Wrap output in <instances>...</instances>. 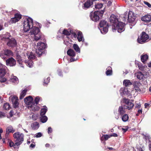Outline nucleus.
Returning a JSON list of instances; mask_svg holds the SVG:
<instances>
[{
	"instance_id": "nucleus-16",
	"label": "nucleus",
	"mask_w": 151,
	"mask_h": 151,
	"mask_svg": "<svg viewBox=\"0 0 151 151\" xmlns=\"http://www.w3.org/2000/svg\"><path fill=\"white\" fill-rule=\"evenodd\" d=\"M141 20L145 22H147L151 21V15L150 14H146L143 16Z\"/></svg>"
},
{
	"instance_id": "nucleus-60",
	"label": "nucleus",
	"mask_w": 151,
	"mask_h": 151,
	"mask_svg": "<svg viewBox=\"0 0 151 151\" xmlns=\"http://www.w3.org/2000/svg\"><path fill=\"white\" fill-rule=\"evenodd\" d=\"M127 13H124V19H127Z\"/></svg>"
},
{
	"instance_id": "nucleus-1",
	"label": "nucleus",
	"mask_w": 151,
	"mask_h": 151,
	"mask_svg": "<svg viewBox=\"0 0 151 151\" xmlns=\"http://www.w3.org/2000/svg\"><path fill=\"white\" fill-rule=\"evenodd\" d=\"M109 20L113 23L112 29L113 32L117 30L118 32L121 33L124 30L125 24L122 22H119L116 16L111 15L110 17Z\"/></svg>"
},
{
	"instance_id": "nucleus-29",
	"label": "nucleus",
	"mask_w": 151,
	"mask_h": 151,
	"mask_svg": "<svg viewBox=\"0 0 151 151\" xmlns=\"http://www.w3.org/2000/svg\"><path fill=\"white\" fill-rule=\"evenodd\" d=\"M32 127L34 129H37L39 127V124L38 122H35L33 123Z\"/></svg>"
},
{
	"instance_id": "nucleus-11",
	"label": "nucleus",
	"mask_w": 151,
	"mask_h": 151,
	"mask_svg": "<svg viewBox=\"0 0 151 151\" xmlns=\"http://www.w3.org/2000/svg\"><path fill=\"white\" fill-rule=\"evenodd\" d=\"M136 18V16L134 13L131 11H129L128 14V21L130 22L134 21Z\"/></svg>"
},
{
	"instance_id": "nucleus-52",
	"label": "nucleus",
	"mask_w": 151,
	"mask_h": 151,
	"mask_svg": "<svg viewBox=\"0 0 151 151\" xmlns=\"http://www.w3.org/2000/svg\"><path fill=\"white\" fill-rule=\"evenodd\" d=\"M17 61L19 62V64L21 63L22 60L21 57L19 55H17Z\"/></svg>"
},
{
	"instance_id": "nucleus-32",
	"label": "nucleus",
	"mask_w": 151,
	"mask_h": 151,
	"mask_svg": "<svg viewBox=\"0 0 151 151\" xmlns=\"http://www.w3.org/2000/svg\"><path fill=\"white\" fill-rule=\"evenodd\" d=\"M110 137V135L107 134L104 135L101 137V141H106Z\"/></svg>"
},
{
	"instance_id": "nucleus-25",
	"label": "nucleus",
	"mask_w": 151,
	"mask_h": 151,
	"mask_svg": "<svg viewBox=\"0 0 151 151\" xmlns=\"http://www.w3.org/2000/svg\"><path fill=\"white\" fill-rule=\"evenodd\" d=\"M25 63L26 65L29 68L32 67L33 66V63L32 61L31 60H26L25 61Z\"/></svg>"
},
{
	"instance_id": "nucleus-53",
	"label": "nucleus",
	"mask_w": 151,
	"mask_h": 151,
	"mask_svg": "<svg viewBox=\"0 0 151 151\" xmlns=\"http://www.w3.org/2000/svg\"><path fill=\"white\" fill-rule=\"evenodd\" d=\"M0 57L4 59H5L6 58V56L4 55V53H1L0 54Z\"/></svg>"
},
{
	"instance_id": "nucleus-36",
	"label": "nucleus",
	"mask_w": 151,
	"mask_h": 151,
	"mask_svg": "<svg viewBox=\"0 0 151 151\" xmlns=\"http://www.w3.org/2000/svg\"><path fill=\"white\" fill-rule=\"evenodd\" d=\"M148 56L147 55H145L141 56V60L143 63H145L148 59Z\"/></svg>"
},
{
	"instance_id": "nucleus-31",
	"label": "nucleus",
	"mask_w": 151,
	"mask_h": 151,
	"mask_svg": "<svg viewBox=\"0 0 151 151\" xmlns=\"http://www.w3.org/2000/svg\"><path fill=\"white\" fill-rule=\"evenodd\" d=\"M136 75L137 78L139 80L143 79L144 77V75L141 72H138L136 74Z\"/></svg>"
},
{
	"instance_id": "nucleus-33",
	"label": "nucleus",
	"mask_w": 151,
	"mask_h": 151,
	"mask_svg": "<svg viewBox=\"0 0 151 151\" xmlns=\"http://www.w3.org/2000/svg\"><path fill=\"white\" fill-rule=\"evenodd\" d=\"M40 120L43 123H45L47 120V118L45 116H42L40 118Z\"/></svg>"
},
{
	"instance_id": "nucleus-44",
	"label": "nucleus",
	"mask_w": 151,
	"mask_h": 151,
	"mask_svg": "<svg viewBox=\"0 0 151 151\" xmlns=\"http://www.w3.org/2000/svg\"><path fill=\"white\" fill-rule=\"evenodd\" d=\"M40 100V98L39 96H37L35 98L34 101L35 102L34 103L36 104H38Z\"/></svg>"
},
{
	"instance_id": "nucleus-45",
	"label": "nucleus",
	"mask_w": 151,
	"mask_h": 151,
	"mask_svg": "<svg viewBox=\"0 0 151 151\" xmlns=\"http://www.w3.org/2000/svg\"><path fill=\"white\" fill-rule=\"evenodd\" d=\"M70 32L68 31L67 30L65 29L63 31V34L64 35H68L70 34Z\"/></svg>"
},
{
	"instance_id": "nucleus-39",
	"label": "nucleus",
	"mask_w": 151,
	"mask_h": 151,
	"mask_svg": "<svg viewBox=\"0 0 151 151\" xmlns=\"http://www.w3.org/2000/svg\"><path fill=\"white\" fill-rule=\"evenodd\" d=\"M4 55L6 56L11 55L12 54V52L10 50H4Z\"/></svg>"
},
{
	"instance_id": "nucleus-42",
	"label": "nucleus",
	"mask_w": 151,
	"mask_h": 151,
	"mask_svg": "<svg viewBox=\"0 0 151 151\" xmlns=\"http://www.w3.org/2000/svg\"><path fill=\"white\" fill-rule=\"evenodd\" d=\"M10 106L8 103H6L4 104L3 106V108L4 109H9L10 108Z\"/></svg>"
},
{
	"instance_id": "nucleus-5",
	"label": "nucleus",
	"mask_w": 151,
	"mask_h": 151,
	"mask_svg": "<svg viewBox=\"0 0 151 151\" xmlns=\"http://www.w3.org/2000/svg\"><path fill=\"white\" fill-rule=\"evenodd\" d=\"M45 47V44L44 42H40L37 43L35 48L36 52L39 56L42 55Z\"/></svg>"
},
{
	"instance_id": "nucleus-34",
	"label": "nucleus",
	"mask_w": 151,
	"mask_h": 151,
	"mask_svg": "<svg viewBox=\"0 0 151 151\" xmlns=\"http://www.w3.org/2000/svg\"><path fill=\"white\" fill-rule=\"evenodd\" d=\"M106 74L107 76L111 75L112 74V71L111 68L110 67H108L106 69Z\"/></svg>"
},
{
	"instance_id": "nucleus-49",
	"label": "nucleus",
	"mask_w": 151,
	"mask_h": 151,
	"mask_svg": "<svg viewBox=\"0 0 151 151\" xmlns=\"http://www.w3.org/2000/svg\"><path fill=\"white\" fill-rule=\"evenodd\" d=\"M50 80V78L49 77L47 78L46 80H44V84H47L49 82Z\"/></svg>"
},
{
	"instance_id": "nucleus-40",
	"label": "nucleus",
	"mask_w": 151,
	"mask_h": 151,
	"mask_svg": "<svg viewBox=\"0 0 151 151\" xmlns=\"http://www.w3.org/2000/svg\"><path fill=\"white\" fill-rule=\"evenodd\" d=\"M73 47L74 49L76 52L78 53H80V49L78 45H77V44H74L73 45Z\"/></svg>"
},
{
	"instance_id": "nucleus-62",
	"label": "nucleus",
	"mask_w": 151,
	"mask_h": 151,
	"mask_svg": "<svg viewBox=\"0 0 151 151\" xmlns=\"http://www.w3.org/2000/svg\"><path fill=\"white\" fill-rule=\"evenodd\" d=\"M149 150L151 151V143H150L149 145Z\"/></svg>"
},
{
	"instance_id": "nucleus-19",
	"label": "nucleus",
	"mask_w": 151,
	"mask_h": 151,
	"mask_svg": "<svg viewBox=\"0 0 151 151\" xmlns=\"http://www.w3.org/2000/svg\"><path fill=\"white\" fill-rule=\"evenodd\" d=\"M10 37L9 33H7L5 35H0V39L2 40H9Z\"/></svg>"
},
{
	"instance_id": "nucleus-3",
	"label": "nucleus",
	"mask_w": 151,
	"mask_h": 151,
	"mask_svg": "<svg viewBox=\"0 0 151 151\" xmlns=\"http://www.w3.org/2000/svg\"><path fill=\"white\" fill-rule=\"evenodd\" d=\"M13 137L15 139V143L14 146V148H17L20 145L24 140V134L19 132H17L13 134Z\"/></svg>"
},
{
	"instance_id": "nucleus-4",
	"label": "nucleus",
	"mask_w": 151,
	"mask_h": 151,
	"mask_svg": "<svg viewBox=\"0 0 151 151\" xmlns=\"http://www.w3.org/2000/svg\"><path fill=\"white\" fill-rule=\"evenodd\" d=\"M34 25L33 19L30 17L25 19L23 23V30L25 32H27L31 29Z\"/></svg>"
},
{
	"instance_id": "nucleus-51",
	"label": "nucleus",
	"mask_w": 151,
	"mask_h": 151,
	"mask_svg": "<svg viewBox=\"0 0 151 151\" xmlns=\"http://www.w3.org/2000/svg\"><path fill=\"white\" fill-rule=\"evenodd\" d=\"M6 80V79L3 77H0V81L1 82H4Z\"/></svg>"
},
{
	"instance_id": "nucleus-12",
	"label": "nucleus",
	"mask_w": 151,
	"mask_h": 151,
	"mask_svg": "<svg viewBox=\"0 0 151 151\" xmlns=\"http://www.w3.org/2000/svg\"><path fill=\"white\" fill-rule=\"evenodd\" d=\"M16 64V61L12 58H10L6 60V64L7 66H14Z\"/></svg>"
},
{
	"instance_id": "nucleus-38",
	"label": "nucleus",
	"mask_w": 151,
	"mask_h": 151,
	"mask_svg": "<svg viewBox=\"0 0 151 151\" xmlns=\"http://www.w3.org/2000/svg\"><path fill=\"white\" fill-rule=\"evenodd\" d=\"M129 119V116L127 114H125L122 117V120L124 122H126L128 121Z\"/></svg>"
},
{
	"instance_id": "nucleus-61",
	"label": "nucleus",
	"mask_w": 151,
	"mask_h": 151,
	"mask_svg": "<svg viewBox=\"0 0 151 151\" xmlns=\"http://www.w3.org/2000/svg\"><path fill=\"white\" fill-rule=\"evenodd\" d=\"M142 110L141 109L139 110L138 111V114H140L142 113Z\"/></svg>"
},
{
	"instance_id": "nucleus-26",
	"label": "nucleus",
	"mask_w": 151,
	"mask_h": 151,
	"mask_svg": "<svg viewBox=\"0 0 151 151\" xmlns=\"http://www.w3.org/2000/svg\"><path fill=\"white\" fill-rule=\"evenodd\" d=\"M68 55L71 57H74L75 55V52L72 49L69 50L67 52Z\"/></svg>"
},
{
	"instance_id": "nucleus-7",
	"label": "nucleus",
	"mask_w": 151,
	"mask_h": 151,
	"mask_svg": "<svg viewBox=\"0 0 151 151\" xmlns=\"http://www.w3.org/2000/svg\"><path fill=\"white\" fill-rule=\"evenodd\" d=\"M149 36L145 32H142L137 39V42L140 44H142L147 42L149 38Z\"/></svg>"
},
{
	"instance_id": "nucleus-2",
	"label": "nucleus",
	"mask_w": 151,
	"mask_h": 151,
	"mask_svg": "<svg viewBox=\"0 0 151 151\" xmlns=\"http://www.w3.org/2000/svg\"><path fill=\"white\" fill-rule=\"evenodd\" d=\"M30 33L31 37L34 40L37 41L42 37V34L40 29L34 25L31 29Z\"/></svg>"
},
{
	"instance_id": "nucleus-59",
	"label": "nucleus",
	"mask_w": 151,
	"mask_h": 151,
	"mask_svg": "<svg viewBox=\"0 0 151 151\" xmlns=\"http://www.w3.org/2000/svg\"><path fill=\"white\" fill-rule=\"evenodd\" d=\"M35 146V145L34 144H31L30 145V147L32 148H33Z\"/></svg>"
},
{
	"instance_id": "nucleus-58",
	"label": "nucleus",
	"mask_w": 151,
	"mask_h": 151,
	"mask_svg": "<svg viewBox=\"0 0 151 151\" xmlns=\"http://www.w3.org/2000/svg\"><path fill=\"white\" fill-rule=\"evenodd\" d=\"M149 105H150L149 104H148L147 103H145V108H147L148 106H149Z\"/></svg>"
},
{
	"instance_id": "nucleus-9",
	"label": "nucleus",
	"mask_w": 151,
	"mask_h": 151,
	"mask_svg": "<svg viewBox=\"0 0 151 151\" xmlns=\"http://www.w3.org/2000/svg\"><path fill=\"white\" fill-rule=\"evenodd\" d=\"M9 99L12 104L13 107L16 108L18 107L19 105V103L18 102V99L17 97L15 96H11L9 98Z\"/></svg>"
},
{
	"instance_id": "nucleus-24",
	"label": "nucleus",
	"mask_w": 151,
	"mask_h": 151,
	"mask_svg": "<svg viewBox=\"0 0 151 151\" xmlns=\"http://www.w3.org/2000/svg\"><path fill=\"white\" fill-rule=\"evenodd\" d=\"M120 93H121L122 92H123V94H126L128 96L130 95L131 94L130 91H129L127 88L125 89L124 90L123 89H121L120 90Z\"/></svg>"
},
{
	"instance_id": "nucleus-55",
	"label": "nucleus",
	"mask_w": 151,
	"mask_h": 151,
	"mask_svg": "<svg viewBox=\"0 0 151 151\" xmlns=\"http://www.w3.org/2000/svg\"><path fill=\"white\" fill-rule=\"evenodd\" d=\"M52 129L51 127H50L48 128L47 129V132L49 134L51 133L52 132Z\"/></svg>"
},
{
	"instance_id": "nucleus-15",
	"label": "nucleus",
	"mask_w": 151,
	"mask_h": 151,
	"mask_svg": "<svg viewBox=\"0 0 151 151\" xmlns=\"http://www.w3.org/2000/svg\"><path fill=\"white\" fill-rule=\"evenodd\" d=\"M21 18V15L19 14H15L14 17L11 19V21L12 23H15L19 21Z\"/></svg>"
},
{
	"instance_id": "nucleus-47",
	"label": "nucleus",
	"mask_w": 151,
	"mask_h": 151,
	"mask_svg": "<svg viewBox=\"0 0 151 151\" xmlns=\"http://www.w3.org/2000/svg\"><path fill=\"white\" fill-rule=\"evenodd\" d=\"M42 136V134L41 132H38L34 136L35 137L38 138L41 137Z\"/></svg>"
},
{
	"instance_id": "nucleus-22",
	"label": "nucleus",
	"mask_w": 151,
	"mask_h": 151,
	"mask_svg": "<svg viewBox=\"0 0 151 151\" xmlns=\"http://www.w3.org/2000/svg\"><path fill=\"white\" fill-rule=\"evenodd\" d=\"M12 75L10 79V81L15 84H17L19 83V81L17 78Z\"/></svg>"
},
{
	"instance_id": "nucleus-64",
	"label": "nucleus",
	"mask_w": 151,
	"mask_h": 151,
	"mask_svg": "<svg viewBox=\"0 0 151 151\" xmlns=\"http://www.w3.org/2000/svg\"><path fill=\"white\" fill-rule=\"evenodd\" d=\"M50 146V144L48 143L46 144L45 147H49Z\"/></svg>"
},
{
	"instance_id": "nucleus-54",
	"label": "nucleus",
	"mask_w": 151,
	"mask_h": 151,
	"mask_svg": "<svg viewBox=\"0 0 151 151\" xmlns=\"http://www.w3.org/2000/svg\"><path fill=\"white\" fill-rule=\"evenodd\" d=\"M144 3L147 6L149 7L150 8L151 7V5L149 3L147 2L146 1H144Z\"/></svg>"
},
{
	"instance_id": "nucleus-13",
	"label": "nucleus",
	"mask_w": 151,
	"mask_h": 151,
	"mask_svg": "<svg viewBox=\"0 0 151 151\" xmlns=\"http://www.w3.org/2000/svg\"><path fill=\"white\" fill-rule=\"evenodd\" d=\"M7 45L9 47H13L16 45L17 42L14 39L12 38L9 40V41L7 43Z\"/></svg>"
},
{
	"instance_id": "nucleus-41",
	"label": "nucleus",
	"mask_w": 151,
	"mask_h": 151,
	"mask_svg": "<svg viewBox=\"0 0 151 151\" xmlns=\"http://www.w3.org/2000/svg\"><path fill=\"white\" fill-rule=\"evenodd\" d=\"M103 4L100 3H98L95 5V7L96 9H99L102 7Z\"/></svg>"
},
{
	"instance_id": "nucleus-50",
	"label": "nucleus",
	"mask_w": 151,
	"mask_h": 151,
	"mask_svg": "<svg viewBox=\"0 0 151 151\" xmlns=\"http://www.w3.org/2000/svg\"><path fill=\"white\" fill-rule=\"evenodd\" d=\"M5 113L0 111V118H2L5 117Z\"/></svg>"
},
{
	"instance_id": "nucleus-43",
	"label": "nucleus",
	"mask_w": 151,
	"mask_h": 151,
	"mask_svg": "<svg viewBox=\"0 0 151 151\" xmlns=\"http://www.w3.org/2000/svg\"><path fill=\"white\" fill-rule=\"evenodd\" d=\"M38 115L37 114H34L31 117V118L34 120H36L38 117Z\"/></svg>"
},
{
	"instance_id": "nucleus-18",
	"label": "nucleus",
	"mask_w": 151,
	"mask_h": 151,
	"mask_svg": "<svg viewBox=\"0 0 151 151\" xmlns=\"http://www.w3.org/2000/svg\"><path fill=\"white\" fill-rule=\"evenodd\" d=\"M93 2L91 0H87L84 4L83 7L84 9H86L90 7L92 4Z\"/></svg>"
},
{
	"instance_id": "nucleus-10",
	"label": "nucleus",
	"mask_w": 151,
	"mask_h": 151,
	"mask_svg": "<svg viewBox=\"0 0 151 151\" xmlns=\"http://www.w3.org/2000/svg\"><path fill=\"white\" fill-rule=\"evenodd\" d=\"M123 102L124 103V106L128 109H130L132 108L134 104L131 101L128 99H125L123 100Z\"/></svg>"
},
{
	"instance_id": "nucleus-20",
	"label": "nucleus",
	"mask_w": 151,
	"mask_h": 151,
	"mask_svg": "<svg viewBox=\"0 0 151 151\" xmlns=\"http://www.w3.org/2000/svg\"><path fill=\"white\" fill-rule=\"evenodd\" d=\"M15 129L13 128L12 126H9L6 128V134H8L9 133H13L15 132Z\"/></svg>"
},
{
	"instance_id": "nucleus-57",
	"label": "nucleus",
	"mask_w": 151,
	"mask_h": 151,
	"mask_svg": "<svg viewBox=\"0 0 151 151\" xmlns=\"http://www.w3.org/2000/svg\"><path fill=\"white\" fill-rule=\"evenodd\" d=\"M9 146H10V147H12L13 146L14 147V144L13 142H9Z\"/></svg>"
},
{
	"instance_id": "nucleus-17",
	"label": "nucleus",
	"mask_w": 151,
	"mask_h": 151,
	"mask_svg": "<svg viewBox=\"0 0 151 151\" xmlns=\"http://www.w3.org/2000/svg\"><path fill=\"white\" fill-rule=\"evenodd\" d=\"M37 104L34 103V102L32 104L29 106H28L29 108H30V110L33 111H38L39 109V107L37 105Z\"/></svg>"
},
{
	"instance_id": "nucleus-6",
	"label": "nucleus",
	"mask_w": 151,
	"mask_h": 151,
	"mask_svg": "<svg viewBox=\"0 0 151 151\" xmlns=\"http://www.w3.org/2000/svg\"><path fill=\"white\" fill-rule=\"evenodd\" d=\"M99 26V28L102 34H105L107 32L109 25L106 21H101L100 22Z\"/></svg>"
},
{
	"instance_id": "nucleus-28",
	"label": "nucleus",
	"mask_w": 151,
	"mask_h": 151,
	"mask_svg": "<svg viewBox=\"0 0 151 151\" xmlns=\"http://www.w3.org/2000/svg\"><path fill=\"white\" fill-rule=\"evenodd\" d=\"M123 83L124 86H125L126 87H127L132 84V82L129 80H124L123 81Z\"/></svg>"
},
{
	"instance_id": "nucleus-56",
	"label": "nucleus",
	"mask_w": 151,
	"mask_h": 151,
	"mask_svg": "<svg viewBox=\"0 0 151 151\" xmlns=\"http://www.w3.org/2000/svg\"><path fill=\"white\" fill-rule=\"evenodd\" d=\"M118 136L117 134L115 133H113L112 134L110 135V137H117Z\"/></svg>"
},
{
	"instance_id": "nucleus-48",
	"label": "nucleus",
	"mask_w": 151,
	"mask_h": 151,
	"mask_svg": "<svg viewBox=\"0 0 151 151\" xmlns=\"http://www.w3.org/2000/svg\"><path fill=\"white\" fill-rule=\"evenodd\" d=\"M108 2L107 3V5L108 6H110L111 4L112 3L113 1H114V0H108Z\"/></svg>"
},
{
	"instance_id": "nucleus-35",
	"label": "nucleus",
	"mask_w": 151,
	"mask_h": 151,
	"mask_svg": "<svg viewBox=\"0 0 151 151\" xmlns=\"http://www.w3.org/2000/svg\"><path fill=\"white\" fill-rule=\"evenodd\" d=\"M47 111V107L45 106L44 108H42L41 110L40 115L41 116L45 115Z\"/></svg>"
},
{
	"instance_id": "nucleus-14",
	"label": "nucleus",
	"mask_w": 151,
	"mask_h": 151,
	"mask_svg": "<svg viewBox=\"0 0 151 151\" xmlns=\"http://www.w3.org/2000/svg\"><path fill=\"white\" fill-rule=\"evenodd\" d=\"M33 99L31 96L27 97L24 99V102L27 105L29 106L32 104L33 103Z\"/></svg>"
},
{
	"instance_id": "nucleus-21",
	"label": "nucleus",
	"mask_w": 151,
	"mask_h": 151,
	"mask_svg": "<svg viewBox=\"0 0 151 151\" xmlns=\"http://www.w3.org/2000/svg\"><path fill=\"white\" fill-rule=\"evenodd\" d=\"M6 67L3 66L0 68V77H4L6 73Z\"/></svg>"
},
{
	"instance_id": "nucleus-63",
	"label": "nucleus",
	"mask_w": 151,
	"mask_h": 151,
	"mask_svg": "<svg viewBox=\"0 0 151 151\" xmlns=\"http://www.w3.org/2000/svg\"><path fill=\"white\" fill-rule=\"evenodd\" d=\"M148 66L149 67L151 68V62L148 64Z\"/></svg>"
},
{
	"instance_id": "nucleus-37",
	"label": "nucleus",
	"mask_w": 151,
	"mask_h": 151,
	"mask_svg": "<svg viewBox=\"0 0 151 151\" xmlns=\"http://www.w3.org/2000/svg\"><path fill=\"white\" fill-rule=\"evenodd\" d=\"M27 91V90H24L22 91L20 94V99H22L24 97L26 94Z\"/></svg>"
},
{
	"instance_id": "nucleus-27",
	"label": "nucleus",
	"mask_w": 151,
	"mask_h": 151,
	"mask_svg": "<svg viewBox=\"0 0 151 151\" xmlns=\"http://www.w3.org/2000/svg\"><path fill=\"white\" fill-rule=\"evenodd\" d=\"M78 39L79 42L84 41L83 37L82 35V33L81 32H79L78 34Z\"/></svg>"
},
{
	"instance_id": "nucleus-46",
	"label": "nucleus",
	"mask_w": 151,
	"mask_h": 151,
	"mask_svg": "<svg viewBox=\"0 0 151 151\" xmlns=\"http://www.w3.org/2000/svg\"><path fill=\"white\" fill-rule=\"evenodd\" d=\"M139 84L138 83H135L134 85V88L135 90L136 91H139L140 90V89L138 86V85Z\"/></svg>"
},
{
	"instance_id": "nucleus-23",
	"label": "nucleus",
	"mask_w": 151,
	"mask_h": 151,
	"mask_svg": "<svg viewBox=\"0 0 151 151\" xmlns=\"http://www.w3.org/2000/svg\"><path fill=\"white\" fill-rule=\"evenodd\" d=\"M27 56L28 59L29 60L34 59L35 57V55L31 52H28L27 53Z\"/></svg>"
},
{
	"instance_id": "nucleus-8",
	"label": "nucleus",
	"mask_w": 151,
	"mask_h": 151,
	"mask_svg": "<svg viewBox=\"0 0 151 151\" xmlns=\"http://www.w3.org/2000/svg\"><path fill=\"white\" fill-rule=\"evenodd\" d=\"M100 12L99 11H95L94 12H91L90 14V17L91 19L94 21L96 22L99 19V14Z\"/></svg>"
},
{
	"instance_id": "nucleus-30",
	"label": "nucleus",
	"mask_w": 151,
	"mask_h": 151,
	"mask_svg": "<svg viewBox=\"0 0 151 151\" xmlns=\"http://www.w3.org/2000/svg\"><path fill=\"white\" fill-rule=\"evenodd\" d=\"M118 111L121 115L124 114L125 112V109L122 106H120L118 109Z\"/></svg>"
}]
</instances>
